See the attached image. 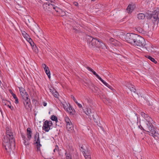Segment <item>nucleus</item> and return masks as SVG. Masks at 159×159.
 <instances>
[{"label":"nucleus","mask_w":159,"mask_h":159,"mask_svg":"<svg viewBox=\"0 0 159 159\" xmlns=\"http://www.w3.org/2000/svg\"><path fill=\"white\" fill-rule=\"evenodd\" d=\"M141 115L143 117L146 118L147 121L146 125L144 126V128H143V129L149 132L150 133L149 135L152 136L155 138H156L155 137H158L159 134L156 132V128L153 127L151 123V121H152V119L149 117L148 114L143 112L141 113Z\"/></svg>","instance_id":"obj_1"},{"label":"nucleus","mask_w":159,"mask_h":159,"mask_svg":"<svg viewBox=\"0 0 159 159\" xmlns=\"http://www.w3.org/2000/svg\"><path fill=\"white\" fill-rule=\"evenodd\" d=\"M3 141V145L8 152H10L11 150V144H13L14 147L15 146V140L14 138L12 133L9 130L8 128H7L6 135L4 137Z\"/></svg>","instance_id":"obj_2"},{"label":"nucleus","mask_w":159,"mask_h":159,"mask_svg":"<svg viewBox=\"0 0 159 159\" xmlns=\"http://www.w3.org/2000/svg\"><path fill=\"white\" fill-rule=\"evenodd\" d=\"M135 41V42L134 43L133 45L139 47L144 48L148 51L151 50V45L150 44L149 45L146 44L144 39L141 37L137 35Z\"/></svg>","instance_id":"obj_3"},{"label":"nucleus","mask_w":159,"mask_h":159,"mask_svg":"<svg viewBox=\"0 0 159 159\" xmlns=\"http://www.w3.org/2000/svg\"><path fill=\"white\" fill-rule=\"evenodd\" d=\"M86 39L88 43L89 44L91 48L97 47L98 44L99 42V40L96 38H93V37L89 35L86 36Z\"/></svg>","instance_id":"obj_4"},{"label":"nucleus","mask_w":159,"mask_h":159,"mask_svg":"<svg viewBox=\"0 0 159 159\" xmlns=\"http://www.w3.org/2000/svg\"><path fill=\"white\" fill-rule=\"evenodd\" d=\"M137 36L136 34H134L127 33L125 36V39L128 43L133 44L135 42V40Z\"/></svg>","instance_id":"obj_5"},{"label":"nucleus","mask_w":159,"mask_h":159,"mask_svg":"<svg viewBox=\"0 0 159 159\" xmlns=\"http://www.w3.org/2000/svg\"><path fill=\"white\" fill-rule=\"evenodd\" d=\"M21 97L23 99V102L25 108L27 110H29V108L31 109V104L30 100L28 98L29 95L28 94H26L25 95L21 96Z\"/></svg>","instance_id":"obj_6"},{"label":"nucleus","mask_w":159,"mask_h":159,"mask_svg":"<svg viewBox=\"0 0 159 159\" xmlns=\"http://www.w3.org/2000/svg\"><path fill=\"white\" fill-rule=\"evenodd\" d=\"M80 150L85 159H91V154L89 150L86 147L82 146L81 147Z\"/></svg>","instance_id":"obj_7"},{"label":"nucleus","mask_w":159,"mask_h":159,"mask_svg":"<svg viewBox=\"0 0 159 159\" xmlns=\"http://www.w3.org/2000/svg\"><path fill=\"white\" fill-rule=\"evenodd\" d=\"M52 121H48L46 120L44 122L43 126V129L46 132H48L50 129V127L52 126Z\"/></svg>","instance_id":"obj_8"},{"label":"nucleus","mask_w":159,"mask_h":159,"mask_svg":"<svg viewBox=\"0 0 159 159\" xmlns=\"http://www.w3.org/2000/svg\"><path fill=\"white\" fill-rule=\"evenodd\" d=\"M43 7L45 11L48 12L51 11L53 7V5L49 2L44 3L43 5Z\"/></svg>","instance_id":"obj_9"},{"label":"nucleus","mask_w":159,"mask_h":159,"mask_svg":"<svg viewBox=\"0 0 159 159\" xmlns=\"http://www.w3.org/2000/svg\"><path fill=\"white\" fill-rule=\"evenodd\" d=\"M86 109L84 111L85 114L88 116L89 118H92L91 116L95 112V111L93 109H91L90 107H89L88 105H86Z\"/></svg>","instance_id":"obj_10"},{"label":"nucleus","mask_w":159,"mask_h":159,"mask_svg":"<svg viewBox=\"0 0 159 159\" xmlns=\"http://www.w3.org/2000/svg\"><path fill=\"white\" fill-rule=\"evenodd\" d=\"M34 141H36L35 144H36L37 150L38 151H40V147L41 145L40 143V139L39 137V133L36 132L34 136Z\"/></svg>","instance_id":"obj_11"},{"label":"nucleus","mask_w":159,"mask_h":159,"mask_svg":"<svg viewBox=\"0 0 159 159\" xmlns=\"http://www.w3.org/2000/svg\"><path fill=\"white\" fill-rule=\"evenodd\" d=\"M65 105L64 104H63V106L64 109L67 111L70 115H73L75 112V110L73 109L70 105L69 104V106L68 107L67 104H66Z\"/></svg>","instance_id":"obj_12"},{"label":"nucleus","mask_w":159,"mask_h":159,"mask_svg":"<svg viewBox=\"0 0 159 159\" xmlns=\"http://www.w3.org/2000/svg\"><path fill=\"white\" fill-rule=\"evenodd\" d=\"M126 86L131 91L132 95L134 97L137 96L138 94L136 92V89L134 86L131 84H126Z\"/></svg>","instance_id":"obj_13"},{"label":"nucleus","mask_w":159,"mask_h":159,"mask_svg":"<svg viewBox=\"0 0 159 159\" xmlns=\"http://www.w3.org/2000/svg\"><path fill=\"white\" fill-rule=\"evenodd\" d=\"M92 118H93L95 122L97 123V124L98 126H100V124L99 123L100 122L99 117L97 114L95 112L91 116Z\"/></svg>","instance_id":"obj_14"},{"label":"nucleus","mask_w":159,"mask_h":159,"mask_svg":"<svg viewBox=\"0 0 159 159\" xmlns=\"http://www.w3.org/2000/svg\"><path fill=\"white\" fill-rule=\"evenodd\" d=\"M27 137L29 140H30L31 138L32 134V131L30 128H28L27 129Z\"/></svg>","instance_id":"obj_15"},{"label":"nucleus","mask_w":159,"mask_h":159,"mask_svg":"<svg viewBox=\"0 0 159 159\" xmlns=\"http://www.w3.org/2000/svg\"><path fill=\"white\" fill-rule=\"evenodd\" d=\"M21 137L24 140V143L25 145H28L29 144V142L28 138L27 139H26L25 135L22 133H21Z\"/></svg>","instance_id":"obj_16"},{"label":"nucleus","mask_w":159,"mask_h":159,"mask_svg":"<svg viewBox=\"0 0 159 159\" xmlns=\"http://www.w3.org/2000/svg\"><path fill=\"white\" fill-rule=\"evenodd\" d=\"M66 128L67 130L70 132L73 131V126L71 123L66 124Z\"/></svg>","instance_id":"obj_17"},{"label":"nucleus","mask_w":159,"mask_h":159,"mask_svg":"<svg viewBox=\"0 0 159 159\" xmlns=\"http://www.w3.org/2000/svg\"><path fill=\"white\" fill-rule=\"evenodd\" d=\"M45 66L44 70L45 72L47 75L49 79L50 78V72L48 67L46 65H44Z\"/></svg>","instance_id":"obj_18"},{"label":"nucleus","mask_w":159,"mask_h":159,"mask_svg":"<svg viewBox=\"0 0 159 159\" xmlns=\"http://www.w3.org/2000/svg\"><path fill=\"white\" fill-rule=\"evenodd\" d=\"M98 44L97 47H98L102 49H104L105 47V45L104 43H103L101 40H99Z\"/></svg>","instance_id":"obj_19"},{"label":"nucleus","mask_w":159,"mask_h":159,"mask_svg":"<svg viewBox=\"0 0 159 159\" xmlns=\"http://www.w3.org/2000/svg\"><path fill=\"white\" fill-rule=\"evenodd\" d=\"M105 86L109 88L110 89L112 90L113 89L112 86L109 85L108 83L105 82L101 78L99 80Z\"/></svg>","instance_id":"obj_20"},{"label":"nucleus","mask_w":159,"mask_h":159,"mask_svg":"<svg viewBox=\"0 0 159 159\" xmlns=\"http://www.w3.org/2000/svg\"><path fill=\"white\" fill-rule=\"evenodd\" d=\"M19 89L21 96H24V95H25L26 94H28L26 90L23 88H19Z\"/></svg>","instance_id":"obj_21"},{"label":"nucleus","mask_w":159,"mask_h":159,"mask_svg":"<svg viewBox=\"0 0 159 159\" xmlns=\"http://www.w3.org/2000/svg\"><path fill=\"white\" fill-rule=\"evenodd\" d=\"M134 9V7L131 5H129L126 9L127 12L129 13H131L133 10Z\"/></svg>","instance_id":"obj_22"},{"label":"nucleus","mask_w":159,"mask_h":159,"mask_svg":"<svg viewBox=\"0 0 159 159\" xmlns=\"http://www.w3.org/2000/svg\"><path fill=\"white\" fill-rule=\"evenodd\" d=\"M39 27L38 25L36 24H35L34 27L33 28L34 32L36 34H38V32H39Z\"/></svg>","instance_id":"obj_23"},{"label":"nucleus","mask_w":159,"mask_h":159,"mask_svg":"<svg viewBox=\"0 0 159 159\" xmlns=\"http://www.w3.org/2000/svg\"><path fill=\"white\" fill-rule=\"evenodd\" d=\"M145 17V15L143 13H139L138 14V18L139 20L144 19Z\"/></svg>","instance_id":"obj_24"},{"label":"nucleus","mask_w":159,"mask_h":159,"mask_svg":"<svg viewBox=\"0 0 159 159\" xmlns=\"http://www.w3.org/2000/svg\"><path fill=\"white\" fill-rule=\"evenodd\" d=\"M136 29L137 31L139 32L140 33L142 34L145 33V31L142 28H141L140 27H138L136 28Z\"/></svg>","instance_id":"obj_25"},{"label":"nucleus","mask_w":159,"mask_h":159,"mask_svg":"<svg viewBox=\"0 0 159 159\" xmlns=\"http://www.w3.org/2000/svg\"><path fill=\"white\" fill-rule=\"evenodd\" d=\"M158 12L156 10L152 12V13L151 15L154 16L156 18H159L158 17Z\"/></svg>","instance_id":"obj_26"},{"label":"nucleus","mask_w":159,"mask_h":159,"mask_svg":"<svg viewBox=\"0 0 159 159\" xmlns=\"http://www.w3.org/2000/svg\"><path fill=\"white\" fill-rule=\"evenodd\" d=\"M2 103L3 105L7 106H9V104H10V102L6 100H2Z\"/></svg>","instance_id":"obj_27"},{"label":"nucleus","mask_w":159,"mask_h":159,"mask_svg":"<svg viewBox=\"0 0 159 159\" xmlns=\"http://www.w3.org/2000/svg\"><path fill=\"white\" fill-rule=\"evenodd\" d=\"M146 57L150 60L151 61L155 63H157V61H156L155 59L152 57L149 56H146Z\"/></svg>","instance_id":"obj_28"},{"label":"nucleus","mask_w":159,"mask_h":159,"mask_svg":"<svg viewBox=\"0 0 159 159\" xmlns=\"http://www.w3.org/2000/svg\"><path fill=\"white\" fill-rule=\"evenodd\" d=\"M51 119L53 121H55L56 123L58 121L57 118V116L54 115H52L51 116Z\"/></svg>","instance_id":"obj_29"},{"label":"nucleus","mask_w":159,"mask_h":159,"mask_svg":"<svg viewBox=\"0 0 159 159\" xmlns=\"http://www.w3.org/2000/svg\"><path fill=\"white\" fill-rule=\"evenodd\" d=\"M65 154L66 155V159H72V156L70 153L66 152Z\"/></svg>","instance_id":"obj_30"},{"label":"nucleus","mask_w":159,"mask_h":159,"mask_svg":"<svg viewBox=\"0 0 159 159\" xmlns=\"http://www.w3.org/2000/svg\"><path fill=\"white\" fill-rule=\"evenodd\" d=\"M32 48L34 51L36 53H37L39 52V50L37 47L35 45H34L32 47Z\"/></svg>","instance_id":"obj_31"},{"label":"nucleus","mask_w":159,"mask_h":159,"mask_svg":"<svg viewBox=\"0 0 159 159\" xmlns=\"http://www.w3.org/2000/svg\"><path fill=\"white\" fill-rule=\"evenodd\" d=\"M52 9L55 10V11H56L57 12H60V11H61V9L57 7H56L54 5H53V7L52 8Z\"/></svg>","instance_id":"obj_32"},{"label":"nucleus","mask_w":159,"mask_h":159,"mask_svg":"<svg viewBox=\"0 0 159 159\" xmlns=\"http://www.w3.org/2000/svg\"><path fill=\"white\" fill-rule=\"evenodd\" d=\"M150 16H151L150 18L152 19L153 22L156 21L157 20H158L159 19V18H156L151 15H150Z\"/></svg>","instance_id":"obj_33"},{"label":"nucleus","mask_w":159,"mask_h":159,"mask_svg":"<svg viewBox=\"0 0 159 159\" xmlns=\"http://www.w3.org/2000/svg\"><path fill=\"white\" fill-rule=\"evenodd\" d=\"M52 94L55 98H58V96L59 95L58 93L56 90H55Z\"/></svg>","instance_id":"obj_34"},{"label":"nucleus","mask_w":159,"mask_h":159,"mask_svg":"<svg viewBox=\"0 0 159 159\" xmlns=\"http://www.w3.org/2000/svg\"><path fill=\"white\" fill-rule=\"evenodd\" d=\"M92 72L99 80L101 78V77L94 70Z\"/></svg>","instance_id":"obj_35"},{"label":"nucleus","mask_w":159,"mask_h":159,"mask_svg":"<svg viewBox=\"0 0 159 159\" xmlns=\"http://www.w3.org/2000/svg\"><path fill=\"white\" fill-rule=\"evenodd\" d=\"M65 120L66 123V124H69L71 123L70 119L68 118H66L65 119Z\"/></svg>","instance_id":"obj_36"},{"label":"nucleus","mask_w":159,"mask_h":159,"mask_svg":"<svg viewBox=\"0 0 159 159\" xmlns=\"http://www.w3.org/2000/svg\"><path fill=\"white\" fill-rule=\"evenodd\" d=\"M99 89L97 87H94V89H93V91L94 92L96 93L97 91H98V90Z\"/></svg>","instance_id":"obj_37"},{"label":"nucleus","mask_w":159,"mask_h":159,"mask_svg":"<svg viewBox=\"0 0 159 159\" xmlns=\"http://www.w3.org/2000/svg\"><path fill=\"white\" fill-rule=\"evenodd\" d=\"M86 68L89 70L91 72H92L93 71V69H92L91 68H90L89 66H87L86 67Z\"/></svg>","instance_id":"obj_38"},{"label":"nucleus","mask_w":159,"mask_h":159,"mask_svg":"<svg viewBox=\"0 0 159 159\" xmlns=\"http://www.w3.org/2000/svg\"><path fill=\"white\" fill-rule=\"evenodd\" d=\"M50 92L52 93H53L55 91V89H54L53 88H51L49 89Z\"/></svg>","instance_id":"obj_39"},{"label":"nucleus","mask_w":159,"mask_h":159,"mask_svg":"<svg viewBox=\"0 0 159 159\" xmlns=\"http://www.w3.org/2000/svg\"><path fill=\"white\" fill-rule=\"evenodd\" d=\"M58 146H57L56 145V147H55V149H54V150H53L54 152H56V151H58Z\"/></svg>","instance_id":"obj_40"},{"label":"nucleus","mask_w":159,"mask_h":159,"mask_svg":"<svg viewBox=\"0 0 159 159\" xmlns=\"http://www.w3.org/2000/svg\"><path fill=\"white\" fill-rule=\"evenodd\" d=\"M11 94H12V96L13 98L15 99L17 97L16 95V94L14 93L13 92H11Z\"/></svg>","instance_id":"obj_41"},{"label":"nucleus","mask_w":159,"mask_h":159,"mask_svg":"<svg viewBox=\"0 0 159 159\" xmlns=\"http://www.w3.org/2000/svg\"><path fill=\"white\" fill-rule=\"evenodd\" d=\"M15 102L16 103V104H17L18 103H19V101H18V99L17 98V97H16V98L15 99Z\"/></svg>","instance_id":"obj_42"},{"label":"nucleus","mask_w":159,"mask_h":159,"mask_svg":"<svg viewBox=\"0 0 159 159\" xmlns=\"http://www.w3.org/2000/svg\"><path fill=\"white\" fill-rule=\"evenodd\" d=\"M8 107H9L12 110L14 109V107H13L11 106V104L9 105V106H8Z\"/></svg>","instance_id":"obj_43"},{"label":"nucleus","mask_w":159,"mask_h":159,"mask_svg":"<svg viewBox=\"0 0 159 159\" xmlns=\"http://www.w3.org/2000/svg\"><path fill=\"white\" fill-rule=\"evenodd\" d=\"M30 43L32 47L34 45V44L33 41L30 42V43Z\"/></svg>","instance_id":"obj_44"},{"label":"nucleus","mask_w":159,"mask_h":159,"mask_svg":"<svg viewBox=\"0 0 159 159\" xmlns=\"http://www.w3.org/2000/svg\"><path fill=\"white\" fill-rule=\"evenodd\" d=\"M27 40L30 43V42L32 41V40L30 38H28V39H27Z\"/></svg>","instance_id":"obj_45"},{"label":"nucleus","mask_w":159,"mask_h":159,"mask_svg":"<svg viewBox=\"0 0 159 159\" xmlns=\"http://www.w3.org/2000/svg\"><path fill=\"white\" fill-rule=\"evenodd\" d=\"M71 98L74 101H76V99H75V97L72 95H71Z\"/></svg>","instance_id":"obj_46"},{"label":"nucleus","mask_w":159,"mask_h":159,"mask_svg":"<svg viewBox=\"0 0 159 159\" xmlns=\"http://www.w3.org/2000/svg\"><path fill=\"white\" fill-rule=\"evenodd\" d=\"M77 105L80 108L82 107V106L80 104L78 103Z\"/></svg>","instance_id":"obj_47"},{"label":"nucleus","mask_w":159,"mask_h":159,"mask_svg":"<svg viewBox=\"0 0 159 159\" xmlns=\"http://www.w3.org/2000/svg\"><path fill=\"white\" fill-rule=\"evenodd\" d=\"M73 29L75 30V31H77V32H79V30H77L76 28H75L74 27L73 28Z\"/></svg>","instance_id":"obj_48"},{"label":"nucleus","mask_w":159,"mask_h":159,"mask_svg":"<svg viewBox=\"0 0 159 159\" xmlns=\"http://www.w3.org/2000/svg\"><path fill=\"white\" fill-rule=\"evenodd\" d=\"M74 4L75 6H78V3L77 2H75L74 3Z\"/></svg>","instance_id":"obj_49"},{"label":"nucleus","mask_w":159,"mask_h":159,"mask_svg":"<svg viewBox=\"0 0 159 159\" xmlns=\"http://www.w3.org/2000/svg\"><path fill=\"white\" fill-rule=\"evenodd\" d=\"M43 105L44 106H46L47 105V103L45 102H43Z\"/></svg>","instance_id":"obj_50"},{"label":"nucleus","mask_w":159,"mask_h":159,"mask_svg":"<svg viewBox=\"0 0 159 159\" xmlns=\"http://www.w3.org/2000/svg\"><path fill=\"white\" fill-rule=\"evenodd\" d=\"M24 36L25 38H26V37H29V35L27 34H25V35Z\"/></svg>","instance_id":"obj_51"},{"label":"nucleus","mask_w":159,"mask_h":159,"mask_svg":"<svg viewBox=\"0 0 159 159\" xmlns=\"http://www.w3.org/2000/svg\"><path fill=\"white\" fill-rule=\"evenodd\" d=\"M48 1L52 3H53V2L51 0H50V1Z\"/></svg>","instance_id":"obj_52"},{"label":"nucleus","mask_w":159,"mask_h":159,"mask_svg":"<svg viewBox=\"0 0 159 159\" xmlns=\"http://www.w3.org/2000/svg\"><path fill=\"white\" fill-rule=\"evenodd\" d=\"M113 40H114V39L112 38V39H110V40L111 41V42H113Z\"/></svg>","instance_id":"obj_53"},{"label":"nucleus","mask_w":159,"mask_h":159,"mask_svg":"<svg viewBox=\"0 0 159 159\" xmlns=\"http://www.w3.org/2000/svg\"><path fill=\"white\" fill-rule=\"evenodd\" d=\"M26 33L25 32H24V33H22V34H23V36H24V35H25Z\"/></svg>","instance_id":"obj_54"},{"label":"nucleus","mask_w":159,"mask_h":159,"mask_svg":"<svg viewBox=\"0 0 159 159\" xmlns=\"http://www.w3.org/2000/svg\"><path fill=\"white\" fill-rule=\"evenodd\" d=\"M74 102H75V103H76V104L77 105L79 103L76 100V101H74Z\"/></svg>","instance_id":"obj_55"},{"label":"nucleus","mask_w":159,"mask_h":159,"mask_svg":"<svg viewBox=\"0 0 159 159\" xmlns=\"http://www.w3.org/2000/svg\"><path fill=\"white\" fill-rule=\"evenodd\" d=\"M135 114V119H136L137 118V117L136 116V114L135 113H134V115Z\"/></svg>","instance_id":"obj_56"},{"label":"nucleus","mask_w":159,"mask_h":159,"mask_svg":"<svg viewBox=\"0 0 159 159\" xmlns=\"http://www.w3.org/2000/svg\"><path fill=\"white\" fill-rule=\"evenodd\" d=\"M44 65H46L44 64H42V65H43L42 66H43V68H44V67H45V66Z\"/></svg>","instance_id":"obj_57"},{"label":"nucleus","mask_w":159,"mask_h":159,"mask_svg":"<svg viewBox=\"0 0 159 159\" xmlns=\"http://www.w3.org/2000/svg\"><path fill=\"white\" fill-rule=\"evenodd\" d=\"M30 38L29 37H26L25 38L27 40V39H28V38Z\"/></svg>","instance_id":"obj_58"},{"label":"nucleus","mask_w":159,"mask_h":159,"mask_svg":"<svg viewBox=\"0 0 159 159\" xmlns=\"http://www.w3.org/2000/svg\"><path fill=\"white\" fill-rule=\"evenodd\" d=\"M103 96V98H105V96Z\"/></svg>","instance_id":"obj_59"},{"label":"nucleus","mask_w":159,"mask_h":159,"mask_svg":"<svg viewBox=\"0 0 159 159\" xmlns=\"http://www.w3.org/2000/svg\"><path fill=\"white\" fill-rule=\"evenodd\" d=\"M91 0L92 1H95V0Z\"/></svg>","instance_id":"obj_60"},{"label":"nucleus","mask_w":159,"mask_h":159,"mask_svg":"<svg viewBox=\"0 0 159 159\" xmlns=\"http://www.w3.org/2000/svg\"><path fill=\"white\" fill-rule=\"evenodd\" d=\"M37 35V36L38 37H39V36H38V35Z\"/></svg>","instance_id":"obj_61"},{"label":"nucleus","mask_w":159,"mask_h":159,"mask_svg":"<svg viewBox=\"0 0 159 159\" xmlns=\"http://www.w3.org/2000/svg\"><path fill=\"white\" fill-rule=\"evenodd\" d=\"M87 101H88H88H89V100L87 99Z\"/></svg>","instance_id":"obj_62"},{"label":"nucleus","mask_w":159,"mask_h":159,"mask_svg":"<svg viewBox=\"0 0 159 159\" xmlns=\"http://www.w3.org/2000/svg\"><path fill=\"white\" fill-rule=\"evenodd\" d=\"M63 12H64V13H65V12H64V11H63Z\"/></svg>","instance_id":"obj_63"},{"label":"nucleus","mask_w":159,"mask_h":159,"mask_svg":"<svg viewBox=\"0 0 159 159\" xmlns=\"http://www.w3.org/2000/svg\"><path fill=\"white\" fill-rule=\"evenodd\" d=\"M0 83H1V81H0Z\"/></svg>","instance_id":"obj_64"}]
</instances>
